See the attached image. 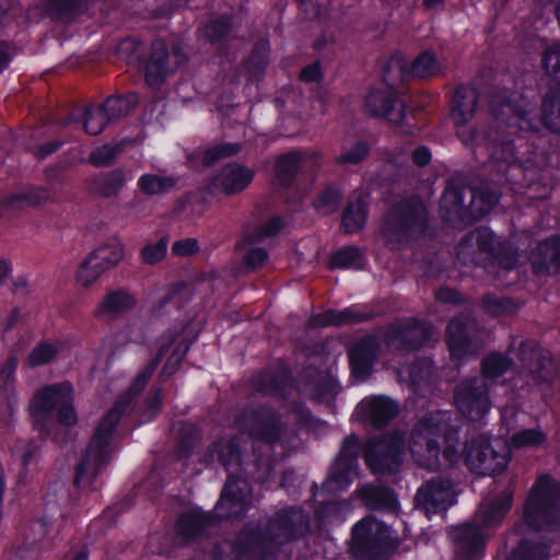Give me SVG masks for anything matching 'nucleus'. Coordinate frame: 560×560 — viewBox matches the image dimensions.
Wrapping results in <instances>:
<instances>
[{
	"instance_id": "f257e3e1",
	"label": "nucleus",
	"mask_w": 560,
	"mask_h": 560,
	"mask_svg": "<svg viewBox=\"0 0 560 560\" xmlns=\"http://www.w3.org/2000/svg\"><path fill=\"white\" fill-rule=\"evenodd\" d=\"M405 447V435L398 430L373 434L363 444L355 433L348 434L322 482V492L339 494L347 491L359 475L361 454L372 474L396 475L404 462Z\"/></svg>"
},
{
	"instance_id": "f03ea898",
	"label": "nucleus",
	"mask_w": 560,
	"mask_h": 560,
	"mask_svg": "<svg viewBox=\"0 0 560 560\" xmlns=\"http://www.w3.org/2000/svg\"><path fill=\"white\" fill-rule=\"evenodd\" d=\"M488 150L493 171L514 192L538 200L551 196L555 184L547 150L522 135L495 139Z\"/></svg>"
},
{
	"instance_id": "7ed1b4c3",
	"label": "nucleus",
	"mask_w": 560,
	"mask_h": 560,
	"mask_svg": "<svg viewBox=\"0 0 560 560\" xmlns=\"http://www.w3.org/2000/svg\"><path fill=\"white\" fill-rule=\"evenodd\" d=\"M151 378L149 374L140 370L128 389L114 401L113 406L100 419L86 453L75 466L74 485L79 486L88 476L95 479L109 464L112 457L110 444L117 427L136 397L145 388Z\"/></svg>"
},
{
	"instance_id": "20e7f679",
	"label": "nucleus",
	"mask_w": 560,
	"mask_h": 560,
	"mask_svg": "<svg viewBox=\"0 0 560 560\" xmlns=\"http://www.w3.org/2000/svg\"><path fill=\"white\" fill-rule=\"evenodd\" d=\"M28 416L33 430L45 441L52 435L49 422L52 418L65 428L78 422L74 407V388L69 381L47 384L38 388L28 405Z\"/></svg>"
},
{
	"instance_id": "39448f33",
	"label": "nucleus",
	"mask_w": 560,
	"mask_h": 560,
	"mask_svg": "<svg viewBox=\"0 0 560 560\" xmlns=\"http://www.w3.org/2000/svg\"><path fill=\"white\" fill-rule=\"evenodd\" d=\"M460 428L452 420V412L436 410L428 412L411 431L413 444L424 445L428 458L440 466V455L446 465L453 466L463 458L458 451Z\"/></svg>"
},
{
	"instance_id": "423d86ee",
	"label": "nucleus",
	"mask_w": 560,
	"mask_h": 560,
	"mask_svg": "<svg viewBox=\"0 0 560 560\" xmlns=\"http://www.w3.org/2000/svg\"><path fill=\"white\" fill-rule=\"evenodd\" d=\"M550 86L541 100L540 117L532 110L518 108L510 97L495 93L489 102V109L495 119H501L506 113L514 114L513 119L518 129L530 136L540 131L542 125L547 130L560 136V81Z\"/></svg>"
},
{
	"instance_id": "0eeeda50",
	"label": "nucleus",
	"mask_w": 560,
	"mask_h": 560,
	"mask_svg": "<svg viewBox=\"0 0 560 560\" xmlns=\"http://www.w3.org/2000/svg\"><path fill=\"white\" fill-rule=\"evenodd\" d=\"M428 207L419 196L395 202L384 214L381 232L387 244L406 245L419 240L428 231Z\"/></svg>"
},
{
	"instance_id": "6e6552de",
	"label": "nucleus",
	"mask_w": 560,
	"mask_h": 560,
	"mask_svg": "<svg viewBox=\"0 0 560 560\" xmlns=\"http://www.w3.org/2000/svg\"><path fill=\"white\" fill-rule=\"evenodd\" d=\"M523 518L527 528L535 533L560 527V480L548 474L536 479L525 500Z\"/></svg>"
},
{
	"instance_id": "1a4fd4ad",
	"label": "nucleus",
	"mask_w": 560,
	"mask_h": 560,
	"mask_svg": "<svg viewBox=\"0 0 560 560\" xmlns=\"http://www.w3.org/2000/svg\"><path fill=\"white\" fill-rule=\"evenodd\" d=\"M398 541L390 527L373 515L357 522L351 532V552L359 560H389Z\"/></svg>"
},
{
	"instance_id": "9d476101",
	"label": "nucleus",
	"mask_w": 560,
	"mask_h": 560,
	"mask_svg": "<svg viewBox=\"0 0 560 560\" xmlns=\"http://www.w3.org/2000/svg\"><path fill=\"white\" fill-rule=\"evenodd\" d=\"M235 424L243 434L270 446L279 444L285 432L280 412L266 402L245 405Z\"/></svg>"
},
{
	"instance_id": "9b49d317",
	"label": "nucleus",
	"mask_w": 560,
	"mask_h": 560,
	"mask_svg": "<svg viewBox=\"0 0 560 560\" xmlns=\"http://www.w3.org/2000/svg\"><path fill=\"white\" fill-rule=\"evenodd\" d=\"M278 549L312 535L311 513L300 505H287L271 515L266 524Z\"/></svg>"
},
{
	"instance_id": "f8f14e48",
	"label": "nucleus",
	"mask_w": 560,
	"mask_h": 560,
	"mask_svg": "<svg viewBox=\"0 0 560 560\" xmlns=\"http://www.w3.org/2000/svg\"><path fill=\"white\" fill-rule=\"evenodd\" d=\"M431 337L432 327L427 320L410 317L404 322L388 324L383 342L397 352H413L424 347Z\"/></svg>"
},
{
	"instance_id": "ddd939ff",
	"label": "nucleus",
	"mask_w": 560,
	"mask_h": 560,
	"mask_svg": "<svg viewBox=\"0 0 560 560\" xmlns=\"http://www.w3.org/2000/svg\"><path fill=\"white\" fill-rule=\"evenodd\" d=\"M463 458L468 469L481 476L501 475L508 467L510 458L493 450L491 441L483 434L466 441Z\"/></svg>"
},
{
	"instance_id": "4468645a",
	"label": "nucleus",
	"mask_w": 560,
	"mask_h": 560,
	"mask_svg": "<svg viewBox=\"0 0 560 560\" xmlns=\"http://www.w3.org/2000/svg\"><path fill=\"white\" fill-rule=\"evenodd\" d=\"M234 538L240 560H277L280 553L266 525L246 523Z\"/></svg>"
},
{
	"instance_id": "2eb2a0df",
	"label": "nucleus",
	"mask_w": 560,
	"mask_h": 560,
	"mask_svg": "<svg viewBox=\"0 0 560 560\" xmlns=\"http://www.w3.org/2000/svg\"><path fill=\"white\" fill-rule=\"evenodd\" d=\"M477 327L476 318L467 312H460L450 319L445 341L452 359L463 360L477 353Z\"/></svg>"
},
{
	"instance_id": "dca6fc26",
	"label": "nucleus",
	"mask_w": 560,
	"mask_h": 560,
	"mask_svg": "<svg viewBox=\"0 0 560 560\" xmlns=\"http://www.w3.org/2000/svg\"><path fill=\"white\" fill-rule=\"evenodd\" d=\"M220 525L217 512L205 511L194 505L176 516L174 533L184 545H194L208 539L211 532Z\"/></svg>"
},
{
	"instance_id": "f3484780",
	"label": "nucleus",
	"mask_w": 560,
	"mask_h": 560,
	"mask_svg": "<svg viewBox=\"0 0 560 560\" xmlns=\"http://www.w3.org/2000/svg\"><path fill=\"white\" fill-rule=\"evenodd\" d=\"M250 488L246 479L229 474L212 512L219 522L242 518L250 508Z\"/></svg>"
},
{
	"instance_id": "a211bd4d",
	"label": "nucleus",
	"mask_w": 560,
	"mask_h": 560,
	"mask_svg": "<svg viewBox=\"0 0 560 560\" xmlns=\"http://www.w3.org/2000/svg\"><path fill=\"white\" fill-rule=\"evenodd\" d=\"M454 404L470 421L481 420L491 407L486 383L477 377L462 381L454 389Z\"/></svg>"
},
{
	"instance_id": "6ab92c4d",
	"label": "nucleus",
	"mask_w": 560,
	"mask_h": 560,
	"mask_svg": "<svg viewBox=\"0 0 560 560\" xmlns=\"http://www.w3.org/2000/svg\"><path fill=\"white\" fill-rule=\"evenodd\" d=\"M467 190L468 187L455 179L446 182L439 212L443 222L453 229H465L471 225V208L465 205Z\"/></svg>"
},
{
	"instance_id": "aec40b11",
	"label": "nucleus",
	"mask_w": 560,
	"mask_h": 560,
	"mask_svg": "<svg viewBox=\"0 0 560 560\" xmlns=\"http://www.w3.org/2000/svg\"><path fill=\"white\" fill-rule=\"evenodd\" d=\"M376 316V312L368 304H351L342 310L328 308L313 314L308 319V327L316 329L359 325L369 323Z\"/></svg>"
},
{
	"instance_id": "412c9836",
	"label": "nucleus",
	"mask_w": 560,
	"mask_h": 560,
	"mask_svg": "<svg viewBox=\"0 0 560 560\" xmlns=\"http://www.w3.org/2000/svg\"><path fill=\"white\" fill-rule=\"evenodd\" d=\"M380 348L381 340L375 334L364 335L349 348V366L355 381L364 382L372 375Z\"/></svg>"
},
{
	"instance_id": "4be33fe9",
	"label": "nucleus",
	"mask_w": 560,
	"mask_h": 560,
	"mask_svg": "<svg viewBox=\"0 0 560 560\" xmlns=\"http://www.w3.org/2000/svg\"><path fill=\"white\" fill-rule=\"evenodd\" d=\"M454 545V552L462 560H482L486 536L480 525L464 523L451 528L448 533Z\"/></svg>"
},
{
	"instance_id": "5701e85b",
	"label": "nucleus",
	"mask_w": 560,
	"mask_h": 560,
	"mask_svg": "<svg viewBox=\"0 0 560 560\" xmlns=\"http://www.w3.org/2000/svg\"><path fill=\"white\" fill-rule=\"evenodd\" d=\"M255 173L247 166L238 163H229L207 184V191L211 195L223 194L234 196L244 191L253 182Z\"/></svg>"
},
{
	"instance_id": "b1692460",
	"label": "nucleus",
	"mask_w": 560,
	"mask_h": 560,
	"mask_svg": "<svg viewBox=\"0 0 560 560\" xmlns=\"http://www.w3.org/2000/svg\"><path fill=\"white\" fill-rule=\"evenodd\" d=\"M365 106L373 116L383 117L392 124L402 126L406 106L398 98L394 86L371 89L365 97Z\"/></svg>"
},
{
	"instance_id": "393cba45",
	"label": "nucleus",
	"mask_w": 560,
	"mask_h": 560,
	"mask_svg": "<svg viewBox=\"0 0 560 560\" xmlns=\"http://www.w3.org/2000/svg\"><path fill=\"white\" fill-rule=\"evenodd\" d=\"M358 410L363 422L374 429H383L397 417L399 405L388 396L377 395L363 399Z\"/></svg>"
},
{
	"instance_id": "a878e982",
	"label": "nucleus",
	"mask_w": 560,
	"mask_h": 560,
	"mask_svg": "<svg viewBox=\"0 0 560 560\" xmlns=\"http://www.w3.org/2000/svg\"><path fill=\"white\" fill-rule=\"evenodd\" d=\"M168 46L164 39H154L150 47V55L141 66L144 68V81L151 89H160L168 74Z\"/></svg>"
},
{
	"instance_id": "bb28decb",
	"label": "nucleus",
	"mask_w": 560,
	"mask_h": 560,
	"mask_svg": "<svg viewBox=\"0 0 560 560\" xmlns=\"http://www.w3.org/2000/svg\"><path fill=\"white\" fill-rule=\"evenodd\" d=\"M450 489L448 480L432 478L418 489L415 497L416 503L427 513L441 514L448 509Z\"/></svg>"
},
{
	"instance_id": "cd10ccee",
	"label": "nucleus",
	"mask_w": 560,
	"mask_h": 560,
	"mask_svg": "<svg viewBox=\"0 0 560 560\" xmlns=\"http://www.w3.org/2000/svg\"><path fill=\"white\" fill-rule=\"evenodd\" d=\"M234 30V16L230 13H222L207 21L201 28L202 38L215 47L219 56L225 57L230 51V42Z\"/></svg>"
},
{
	"instance_id": "c85d7f7f",
	"label": "nucleus",
	"mask_w": 560,
	"mask_h": 560,
	"mask_svg": "<svg viewBox=\"0 0 560 560\" xmlns=\"http://www.w3.org/2000/svg\"><path fill=\"white\" fill-rule=\"evenodd\" d=\"M532 268L535 275L560 273V234L540 241L533 252Z\"/></svg>"
},
{
	"instance_id": "c756f323",
	"label": "nucleus",
	"mask_w": 560,
	"mask_h": 560,
	"mask_svg": "<svg viewBox=\"0 0 560 560\" xmlns=\"http://www.w3.org/2000/svg\"><path fill=\"white\" fill-rule=\"evenodd\" d=\"M242 451L235 439L220 438L207 447L202 462L206 465L219 464L226 471L238 468L241 465Z\"/></svg>"
},
{
	"instance_id": "7c9ffc66",
	"label": "nucleus",
	"mask_w": 560,
	"mask_h": 560,
	"mask_svg": "<svg viewBox=\"0 0 560 560\" xmlns=\"http://www.w3.org/2000/svg\"><path fill=\"white\" fill-rule=\"evenodd\" d=\"M18 358L10 354L0 368V404L1 411L8 418H13L18 406L15 375Z\"/></svg>"
},
{
	"instance_id": "2f4dec72",
	"label": "nucleus",
	"mask_w": 560,
	"mask_h": 560,
	"mask_svg": "<svg viewBox=\"0 0 560 560\" xmlns=\"http://www.w3.org/2000/svg\"><path fill=\"white\" fill-rule=\"evenodd\" d=\"M291 381V372L283 369L278 373L269 370H260L250 378V386L257 394L268 397H284Z\"/></svg>"
},
{
	"instance_id": "473e14b6",
	"label": "nucleus",
	"mask_w": 560,
	"mask_h": 560,
	"mask_svg": "<svg viewBox=\"0 0 560 560\" xmlns=\"http://www.w3.org/2000/svg\"><path fill=\"white\" fill-rule=\"evenodd\" d=\"M478 90L468 84L458 85L451 101V118L456 126H463L475 115L478 104Z\"/></svg>"
},
{
	"instance_id": "72a5a7b5",
	"label": "nucleus",
	"mask_w": 560,
	"mask_h": 560,
	"mask_svg": "<svg viewBox=\"0 0 560 560\" xmlns=\"http://www.w3.org/2000/svg\"><path fill=\"white\" fill-rule=\"evenodd\" d=\"M137 302L136 296L125 289L110 290L95 307L93 316L97 319L107 316L118 317L132 311L137 306Z\"/></svg>"
},
{
	"instance_id": "f704fd0d",
	"label": "nucleus",
	"mask_w": 560,
	"mask_h": 560,
	"mask_svg": "<svg viewBox=\"0 0 560 560\" xmlns=\"http://www.w3.org/2000/svg\"><path fill=\"white\" fill-rule=\"evenodd\" d=\"M370 205L365 197L359 195L349 199L340 218V231L346 235H353L362 231L369 220Z\"/></svg>"
},
{
	"instance_id": "c9c22d12",
	"label": "nucleus",
	"mask_w": 560,
	"mask_h": 560,
	"mask_svg": "<svg viewBox=\"0 0 560 560\" xmlns=\"http://www.w3.org/2000/svg\"><path fill=\"white\" fill-rule=\"evenodd\" d=\"M500 242L501 241H499L495 233L489 226L480 225L467 232L460 238L457 245V255L460 257L467 249L476 246L480 254H485L489 257Z\"/></svg>"
},
{
	"instance_id": "e433bc0d",
	"label": "nucleus",
	"mask_w": 560,
	"mask_h": 560,
	"mask_svg": "<svg viewBox=\"0 0 560 560\" xmlns=\"http://www.w3.org/2000/svg\"><path fill=\"white\" fill-rule=\"evenodd\" d=\"M304 160V155L298 150L281 153L276 158L275 174L282 187L290 188L294 184Z\"/></svg>"
},
{
	"instance_id": "4c0bfd02",
	"label": "nucleus",
	"mask_w": 560,
	"mask_h": 560,
	"mask_svg": "<svg viewBox=\"0 0 560 560\" xmlns=\"http://www.w3.org/2000/svg\"><path fill=\"white\" fill-rule=\"evenodd\" d=\"M126 184L125 173L121 168L103 172L89 179V189L103 198L117 196Z\"/></svg>"
},
{
	"instance_id": "58836bf2",
	"label": "nucleus",
	"mask_w": 560,
	"mask_h": 560,
	"mask_svg": "<svg viewBox=\"0 0 560 560\" xmlns=\"http://www.w3.org/2000/svg\"><path fill=\"white\" fill-rule=\"evenodd\" d=\"M360 497L373 510L394 511L399 504L395 491L387 486L365 485L360 490Z\"/></svg>"
},
{
	"instance_id": "ea45409f",
	"label": "nucleus",
	"mask_w": 560,
	"mask_h": 560,
	"mask_svg": "<svg viewBox=\"0 0 560 560\" xmlns=\"http://www.w3.org/2000/svg\"><path fill=\"white\" fill-rule=\"evenodd\" d=\"M470 192L471 225L489 214L499 203L500 195L488 186L468 188Z\"/></svg>"
},
{
	"instance_id": "a19ab883",
	"label": "nucleus",
	"mask_w": 560,
	"mask_h": 560,
	"mask_svg": "<svg viewBox=\"0 0 560 560\" xmlns=\"http://www.w3.org/2000/svg\"><path fill=\"white\" fill-rule=\"evenodd\" d=\"M139 95L128 92L122 95L108 96L98 107L108 117L109 122H115L129 115L138 105Z\"/></svg>"
},
{
	"instance_id": "79ce46f5",
	"label": "nucleus",
	"mask_w": 560,
	"mask_h": 560,
	"mask_svg": "<svg viewBox=\"0 0 560 560\" xmlns=\"http://www.w3.org/2000/svg\"><path fill=\"white\" fill-rule=\"evenodd\" d=\"M89 5V0H47L46 11L54 21L72 22L81 16Z\"/></svg>"
},
{
	"instance_id": "37998d69",
	"label": "nucleus",
	"mask_w": 560,
	"mask_h": 560,
	"mask_svg": "<svg viewBox=\"0 0 560 560\" xmlns=\"http://www.w3.org/2000/svg\"><path fill=\"white\" fill-rule=\"evenodd\" d=\"M513 504L511 492L501 493L480 511V521L483 527H492L502 523Z\"/></svg>"
},
{
	"instance_id": "c03bdc74",
	"label": "nucleus",
	"mask_w": 560,
	"mask_h": 560,
	"mask_svg": "<svg viewBox=\"0 0 560 560\" xmlns=\"http://www.w3.org/2000/svg\"><path fill=\"white\" fill-rule=\"evenodd\" d=\"M550 556L551 542L523 538L512 549L506 560H548Z\"/></svg>"
},
{
	"instance_id": "a18cd8bd",
	"label": "nucleus",
	"mask_w": 560,
	"mask_h": 560,
	"mask_svg": "<svg viewBox=\"0 0 560 560\" xmlns=\"http://www.w3.org/2000/svg\"><path fill=\"white\" fill-rule=\"evenodd\" d=\"M364 266L365 257L355 245H348L337 249L329 259V269L331 270H363Z\"/></svg>"
},
{
	"instance_id": "49530a36",
	"label": "nucleus",
	"mask_w": 560,
	"mask_h": 560,
	"mask_svg": "<svg viewBox=\"0 0 560 560\" xmlns=\"http://www.w3.org/2000/svg\"><path fill=\"white\" fill-rule=\"evenodd\" d=\"M408 72L415 78L431 79L442 72V65L432 49H425L416 56Z\"/></svg>"
},
{
	"instance_id": "de8ad7c7",
	"label": "nucleus",
	"mask_w": 560,
	"mask_h": 560,
	"mask_svg": "<svg viewBox=\"0 0 560 560\" xmlns=\"http://www.w3.org/2000/svg\"><path fill=\"white\" fill-rule=\"evenodd\" d=\"M145 49V44L140 38L137 36H127L117 43L115 54L127 65L141 67Z\"/></svg>"
},
{
	"instance_id": "09e8293b",
	"label": "nucleus",
	"mask_w": 560,
	"mask_h": 560,
	"mask_svg": "<svg viewBox=\"0 0 560 560\" xmlns=\"http://www.w3.org/2000/svg\"><path fill=\"white\" fill-rule=\"evenodd\" d=\"M518 358L536 375V378L541 377L540 374L549 362V358L544 354L540 346L530 340L521 343Z\"/></svg>"
},
{
	"instance_id": "8fccbe9b",
	"label": "nucleus",
	"mask_w": 560,
	"mask_h": 560,
	"mask_svg": "<svg viewBox=\"0 0 560 560\" xmlns=\"http://www.w3.org/2000/svg\"><path fill=\"white\" fill-rule=\"evenodd\" d=\"M480 307L485 314L491 317L513 315L518 311L513 299L499 296L493 292H487L481 296Z\"/></svg>"
},
{
	"instance_id": "3c124183",
	"label": "nucleus",
	"mask_w": 560,
	"mask_h": 560,
	"mask_svg": "<svg viewBox=\"0 0 560 560\" xmlns=\"http://www.w3.org/2000/svg\"><path fill=\"white\" fill-rule=\"evenodd\" d=\"M88 256L94 260L98 267L104 268L105 272L118 265L122 259L124 246L120 242L115 241L96 247Z\"/></svg>"
},
{
	"instance_id": "603ef678",
	"label": "nucleus",
	"mask_w": 560,
	"mask_h": 560,
	"mask_svg": "<svg viewBox=\"0 0 560 560\" xmlns=\"http://www.w3.org/2000/svg\"><path fill=\"white\" fill-rule=\"evenodd\" d=\"M60 349L52 342L40 340L30 351L24 360V365L28 369L50 364L59 354Z\"/></svg>"
},
{
	"instance_id": "864d4df0",
	"label": "nucleus",
	"mask_w": 560,
	"mask_h": 560,
	"mask_svg": "<svg viewBox=\"0 0 560 560\" xmlns=\"http://www.w3.org/2000/svg\"><path fill=\"white\" fill-rule=\"evenodd\" d=\"M342 199V190L338 186L329 184L313 200V208L328 215L334 214L339 210Z\"/></svg>"
},
{
	"instance_id": "5fc2aeb1",
	"label": "nucleus",
	"mask_w": 560,
	"mask_h": 560,
	"mask_svg": "<svg viewBox=\"0 0 560 560\" xmlns=\"http://www.w3.org/2000/svg\"><path fill=\"white\" fill-rule=\"evenodd\" d=\"M270 44L266 38L257 40L246 59V67L250 74L261 75L269 65Z\"/></svg>"
},
{
	"instance_id": "6e6d98bb",
	"label": "nucleus",
	"mask_w": 560,
	"mask_h": 560,
	"mask_svg": "<svg viewBox=\"0 0 560 560\" xmlns=\"http://www.w3.org/2000/svg\"><path fill=\"white\" fill-rule=\"evenodd\" d=\"M371 150L369 141L359 139L351 147L342 148L341 153L335 158V163L340 166L360 165L369 158Z\"/></svg>"
},
{
	"instance_id": "4d7b16f0",
	"label": "nucleus",
	"mask_w": 560,
	"mask_h": 560,
	"mask_svg": "<svg viewBox=\"0 0 560 560\" xmlns=\"http://www.w3.org/2000/svg\"><path fill=\"white\" fill-rule=\"evenodd\" d=\"M346 508V502L341 500L334 499L322 501L314 510V517L318 527H324L340 520Z\"/></svg>"
},
{
	"instance_id": "13d9d810",
	"label": "nucleus",
	"mask_w": 560,
	"mask_h": 560,
	"mask_svg": "<svg viewBox=\"0 0 560 560\" xmlns=\"http://www.w3.org/2000/svg\"><path fill=\"white\" fill-rule=\"evenodd\" d=\"M177 179L174 176H161L158 174H143L138 179L139 189L149 196L160 195L174 188Z\"/></svg>"
},
{
	"instance_id": "bf43d9fd",
	"label": "nucleus",
	"mask_w": 560,
	"mask_h": 560,
	"mask_svg": "<svg viewBox=\"0 0 560 560\" xmlns=\"http://www.w3.org/2000/svg\"><path fill=\"white\" fill-rule=\"evenodd\" d=\"M49 199V190L44 186H28L26 189L11 194L7 197V205L14 207L25 202L30 207H38Z\"/></svg>"
},
{
	"instance_id": "052dcab7",
	"label": "nucleus",
	"mask_w": 560,
	"mask_h": 560,
	"mask_svg": "<svg viewBox=\"0 0 560 560\" xmlns=\"http://www.w3.org/2000/svg\"><path fill=\"white\" fill-rule=\"evenodd\" d=\"M512 365V360L501 352H491L481 360V374L485 378L495 380L503 376Z\"/></svg>"
},
{
	"instance_id": "680f3d73",
	"label": "nucleus",
	"mask_w": 560,
	"mask_h": 560,
	"mask_svg": "<svg viewBox=\"0 0 560 560\" xmlns=\"http://www.w3.org/2000/svg\"><path fill=\"white\" fill-rule=\"evenodd\" d=\"M200 430L195 424H185L179 430V436L175 444L174 452L179 459H187L191 456L198 440Z\"/></svg>"
},
{
	"instance_id": "e2e57ef3",
	"label": "nucleus",
	"mask_w": 560,
	"mask_h": 560,
	"mask_svg": "<svg viewBox=\"0 0 560 560\" xmlns=\"http://www.w3.org/2000/svg\"><path fill=\"white\" fill-rule=\"evenodd\" d=\"M42 445L40 443L32 438L27 441L16 440L11 447V452L13 455L18 456L21 462V466L23 471L20 472V477L26 476L28 471V466L34 462V459L38 456L40 452Z\"/></svg>"
},
{
	"instance_id": "0e129e2a",
	"label": "nucleus",
	"mask_w": 560,
	"mask_h": 560,
	"mask_svg": "<svg viewBox=\"0 0 560 560\" xmlns=\"http://www.w3.org/2000/svg\"><path fill=\"white\" fill-rule=\"evenodd\" d=\"M547 433L540 428H527L516 431L511 436V444L514 448L521 450L526 447L538 448L546 444Z\"/></svg>"
},
{
	"instance_id": "69168bd1",
	"label": "nucleus",
	"mask_w": 560,
	"mask_h": 560,
	"mask_svg": "<svg viewBox=\"0 0 560 560\" xmlns=\"http://www.w3.org/2000/svg\"><path fill=\"white\" fill-rule=\"evenodd\" d=\"M488 258L493 265L508 271L515 269L518 264L516 250L505 242H500Z\"/></svg>"
},
{
	"instance_id": "338daca9",
	"label": "nucleus",
	"mask_w": 560,
	"mask_h": 560,
	"mask_svg": "<svg viewBox=\"0 0 560 560\" xmlns=\"http://www.w3.org/2000/svg\"><path fill=\"white\" fill-rule=\"evenodd\" d=\"M83 127L90 136L101 135L109 122L108 117L96 106H86L84 109Z\"/></svg>"
},
{
	"instance_id": "774afa93",
	"label": "nucleus",
	"mask_w": 560,
	"mask_h": 560,
	"mask_svg": "<svg viewBox=\"0 0 560 560\" xmlns=\"http://www.w3.org/2000/svg\"><path fill=\"white\" fill-rule=\"evenodd\" d=\"M541 67L553 81H560V42L553 43L544 50Z\"/></svg>"
}]
</instances>
